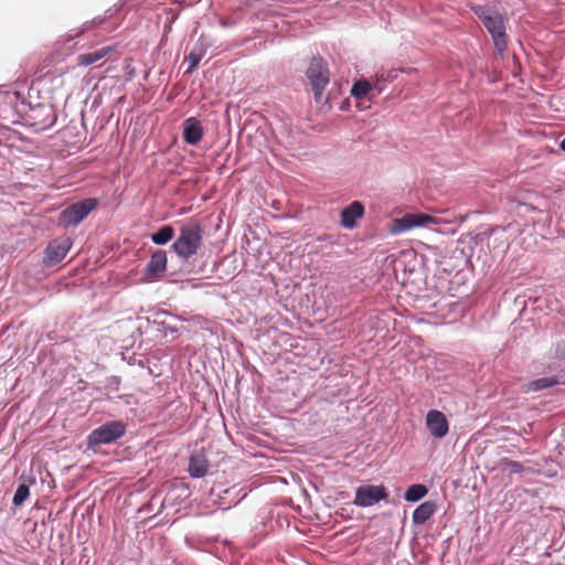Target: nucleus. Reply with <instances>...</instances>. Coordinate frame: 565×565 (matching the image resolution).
I'll return each mask as SVG.
<instances>
[{
    "instance_id": "obj_1",
    "label": "nucleus",
    "mask_w": 565,
    "mask_h": 565,
    "mask_svg": "<svg viewBox=\"0 0 565 565\" xmlns=\"http://www.w3.org/2000/svg\"><path fill=\"white\" fill-rule=\"evenodd\" d=\"M475 12L482 21L484 28L491 33L498 51L503 52L508 46L503 17L497 11L486 7H478L475 9Z\"/></svg>"
},
{
    "instance_id": "obj_2",
    "label": "nucleus",
    "mask_w": 565,
    "mask_h": 565,
    "mask_svg": "<svg viewBox=\"0 0 565 565\" xmlns=\"http://www.w3.org/2000/svg\"><path fill=\"white\" fill-rule=\"evenodd\" d=\"M202 244L201 228L199 225L183 226L172 248L183 259H189L196 254Z\"/></svg>"
},
{
    "instance_id": "obj_3",
    "label": "nucleus",
    "mask_w": 565,
    "mask_h": 565,
    "mask_svg": "<svg viewBox=\"0 0 565 565\" xmlns=\"http://www.w3.org/2000/svg\"><path fill=\"white\" fill-rule=\"evenodd\" d=\"M97 206L98 200L96 198H87L72 203L60 213L58 224L63 227L77 226Z\"/></svg>"
},
{
    "instance_id": "obj_4",
    "label": "nucleus",
    "mask_w": 565,
    "mask_h": 565,
    "mask_svg": "<svg viewBox=\"0 0 565 565\" xmlns=\"http://www.w3.org/2000/svg\"><path fill=\"white\" fill-rule=\"evenodd\" d=\"M126 431V425L121 420H111L94 429L88 436V445L97 446L110 444L120 438Z\"/></svg>"
},
{
    "instance_id": "obj_5",
    "label": "nucleus",
    "mask_w": 565,
    "mask_h": 565,
    "mask_svg": "<svg viewBox=\"0 0 565 565\" xmlns=\"http://www.w3.org/2000/svg\"><path fill=\"white\" fill-rule=\"evenodd\" d=\"M316 99H319L329 83V70L322 58H312L307 70Z\"/></svg>"
},
{
    "instance_id": "obj_6",
    "label": "nucleus",
    "mask_w": 565,
    "mask_h": 565,
    "mask_svg": "<svg viewBox=\"0 0 565 565\" xmlns=\"http://www.w3.org/2000/svg\"><path fill=\"white\" fill-rule=\"evenodd\" d=\"M436 217L424 213H408L399 218H395L391 226V233L399 234L414 227L436 224Z\"/></svg>"
},
{
    "instance_id": "obj_7",
    "label": "nucleus",
    "mask_w": 565,
    "mask_h": 565,
    "mask_svg": "<svg viewBox=\"0 0 565 565\" xmlns=\"http://www.w3.org/2000/svg\"><path fill=\"white\" fill-rule=\"evenodd\" d=\"M387 491L384 486H361L355 491L353 503L358 507H371L387 498Z\"/></svg>"
},
{
    "instance_id": "obj_8",
    "label": "nucleus",
    "mask_w": 565,
    "mask_h": 565,
    "mask_svg": "<svg viewBox=\"0 0 565 565\" xmlns=\"http://www.w3.org/2000/svg\"><path fill=\"white\" fill-rule=\"evenodd\" d=\"M73 245L68 236L58 237L52 241L44 252L43 263L46 266H54L62 262Z\"/></svg>"
},
{
    "instance_id": "obj_9",
    "label": "nucleus",
    "mask_w": 565,
    "mask_h": 565,
    "mask_svg": "<svg viewBox=\"0 0 565 565\" xmlns=\"http://www.w3.org/2000/svg\"><path fill=\"white\" fill-rule=\"evenodd\" d=\"M102 22H103L102 19H99V20L94 19L92 21H86L83 24V26L74 35L64 34V35L60 36V39L53 44V52L43 60V67H47L50 64L62 58V54L60 53V51L63 49V46L66 43L81 36L84 32L93 29L94 26L100 24Z\"/></svg>"
},
{
    "instance_id": "obj_10",
    "label": "nucleus",
    "mask_w": 565,
    "mask_h": 565,
    "mask_svg": "<svg viewBox=\"0 0 565 565\" xmlns=\"http://www.w3.org/2000/svg\"><path fill=\"white\" fill-rule=\"evenodd\" d=\"M426 426L435 438H444L449 431V423L446 415L438 409H430L426 415Z\"/></svg>"
},
{
    "instance_id": "obj_11",
    "label": "nucleus",
    "mask_w": 565,
    "mask_h": 565,
    "mask_svg": "<svg viewBox=\"0 0 565 565\" xmlns=\"http://www.w3.org/2000/svg\"><path fill=\"white\" fill-rule=\"evenodd\" d=\"M115 52L114 46H103L94 52L83 53L76 57V64L78 66L96 65L102 66L106 58Z\"/></svg>"
},
{
    "instance_id": "obj_12",
    "label": "nucleus",
    "mask_w": 565,
    "mask_h": 565,
    "mask_svg": "<svg viewBox=\"0 0 565 565\" xmlns=\"http://www.w3.org/2000/svg\"><path fill=\"white\" fill-rule=\"evenodd\" d=\"M203 138L202 124L194 117H190L183 122V140L188 145H198Z\"/></svg>"
},
{
    "instance_id": "obj_13",
    "label": "nucleus",
    "mask_w": 565,
    "mask_h": 565,
    "mask_svg": "<svg viewBox=\"0 0 565 565\" xmlns=\"http://www.w3.org/2000/svg\"><path fill=\"white\" fill-rule=\"evenodd\" d=\"M364 215V206L361 202L354 201L341 212V225L345 228H353L356 220Z\"/></svg>"
},
{
    "instance_id": "obj_14",
    "label": "nucleus",
    "mask_w": 565,
    "mask_h": 565,
    "mask_svg": "<svg viewBox=\"0 0 565 565\" xmlns=\"http://www.w3.org/2000/svg\"><path fill=\"white\" fill-rule=\"evenodd\" d=\"M167 270V254L164 250H157L151 255L147 265L146 274L149 277H158Z\"/></svg>"
},
{
    "instance_id": "obj_15",
    "label": "nucleus",
    "mask_w": 565,
    "mask_h": 565,
    "mask_svg": "<svg viewBox=\"0 0 565 565\" xmlns=\"http://www.w3.org/2000/svg\"><path fill=\"white\" fill-rule=\"evenodd\" d=\"M209 470V461L203 455H193L189 460V473L192 478H202Z\"/></svg>"
},
{
    "instance_id": "obj_16",
    "label": "nucleus",
    "mask_w": 565,
    "mask_h": 565,
    "mask_svg": "<svg viewBox=\"0 0 565 565\" xmlns=\"http://www.w3.org/2000/svg\"><path fill=\"white\" fill-rule=\"evenodd\" d=\"M561 383L559 379L557 376H551V377H541L534 381H531L523 385L522 390L524 393L530 392H539L542 390H546L553 386H556Z\"/></svg>"
},
{
    "instance_id": "obj_17",
    "label": "nucleus",
    "mask_w": 565,
    "mask_h": 565,
    "mask_svg": "<svg viewBox=\"0 0 565 565\" xmlns=\"http://www.w3.org/2000/svg\"><path fill=\"white\" fill-rule=\"evenodd\" d=\"M436 511V504L431 501H426L419 504L413 512V522L415 524H424Z\"/></svg>"
},
{
    "instance_id": "obj_18",
    "label": "nucleus",
    "mask_w": 565,
    "mask_h": 565,
    "mask_svg": "<svg viewBox=\"0 0 565 565\" xmlns=\"http://www.w3.org/2000/svg\"><path fill=\"white\" fill-rule=\"evenodd\" d=\"M374 88L376 85H372L367 79H359L353 84L351 94L353 97L362 99L366 98Z\"/></svg>"
},
{
    "instance_id": "obj_19",
    "label": "nucleus",
    "mask_w": 565,
    "mask_h": 565,
    "mask_svg": "<svg viewBox=\"0 0 565 565\" xmlns=\"http://www.w3.org/2000/svg\"><path fill=\"white\" fill-rule=\"evenodd\" d=\"M173 227L170 225H164L151 235V241L157 245H163L170 242L173 238Z\"/></svg>"
},
{
    "instance_id": "obj_20",
    "label": "nucleus",
    "mask_w": 565,
    "mask_h": 565,
    "mask_svg": "<svg viewBox=\"0 0 565 565\" xmlns=\"http://www.w3.org/2000/svg\"><path fill=\"white\" fill-rule=\"evenodd\" d=\"M428 492L424 484H412L405 492L404 498L408 502H416L423 499Z\"/></svg>"
},
{
    "instance_id": "obj_21",
    "label": "nucleus",
    "mask_w": 565,
    "mask_h": 565,
    "mask_svg": "<svg viewBox=\"0 0 565 565\" xmlns=\"http://www.w3.org/2000/svg\"><path fill=\"white\" fill-rule=\"evenodd\" d=\"M29 494H30L29 484H26V483L20 484L14 493L12 503L17 507L23 504L24 501L29 498Z\"/></svg>"
},
{
    "instance_id": "obj_22",
    "label": "nucleus",
    "mask_w": 565,
    "mask_h": 565,
    "mask_svg": "<svg viewBox=\"0 0 565 565\" xmlns=\"http://www.w3.org/2000/svg\"><path fill=\"white\" fill-rule=\"evenodd\" d=\"M203 57V51L202 50H192L190 54L186 56V60L189 62V67L185 71L186 74L192 73L199 65L200 61Z\"/></svg>"
},
{
    "instance_id": "obj_23",
    "label": "nucleus",
    "mask_w": 565,
    "mask_h": 565,
    "mask_svg": "<svg viewBox=\"0 0 565 565\" xmlns=\"http://www.w3.org/2000/svg\"><path fill=\"white\" fill-rule=\"evenodd\" d=\"M505 466L512 473H521L524 471L523 465L519 461L507 460Z\"/></svg>"
},
{
    "instance_id": "obj_24",
    "label": "nucleus",
    "mask_w": 565,
    "mask_h": 565,
    "mask_svg": "<svg viewBox=\"0 0 565 565\" xmlns=\"http://www.w3.org/2000/svg\"><path fill=\"white\" fill-rule=\"evenodd\" d=\"M46 110L49 111V115H47V120H44L43 122L40 124V127L41 128H45V127H50L53 125L54 120H55V116L53 114V110L51 107H47Z\"/></svg>"
},
{
    "instance_id": "obj_25",
    "label": "nucleus",
    "mask_w": 565,
    "mask_h": 565,
    "mask_svg": "<svg viewBox=\"0 0 565 565\" xmlns=\"http://www.w3.org/2000/svg\"><path fill=\"white\" fill-rule=\"evenodd\" d=\"M559 148L565 151V138L561 141Z\"/></svg>"
}]
</instances>
